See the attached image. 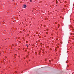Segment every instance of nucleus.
<instances>
[{"mask_svg": "<svg viewBox=\"0 0 74 74\" xmlns=\"http://www.w3.org/2000/svg\"><path fill=\"white\" fill-rule=\"evenodd\" d=\"M26 5H23L22 6L23 8H26Z\"/></svg>", "mask_w": 74, "mask_h": 74, "instance_id": "nucleus-1", "label": "nucleus"}, {"mask_svg": "<svg viewBox=\"0 0 74 74\" xmlns=\"http://www.w3.org/2000/svg\"><path fill=\"white\" fill-rule=\"evenodd\" d=\"M30 2H33L32 0H30Z\"/></svg>", "mask_w": 74, "mask_h": 74, "instance_id": "nucleus-2", "label": "nucleus"}, {"mask_svg": "<svg viewBox=\"0 0 74 74\" xmlns=\"http://www.w3.org/2000/svg\"><path fill=\"white\" fill-rule=\"evenodd\" d=\"M35 55L37 54V53L36 52L35 53Z\"/></svg>", "mask_w": 74, "mask_h": 74, "instance_id": "nucleus-3", "label": "nucleus"}, {"mask_svg": "<svg viewBox=\"0 0 74 74\" xmlns=\"http://www.w3.org/2000/svg\"><path fill=\"white\" fill-rule=\"evenodd\" d=\"M56 24H57V22H56Z\"/></svg>", "mask_w": 74, "mask_h": 74, "instance_id": "nucleus-4", "label": "nucleus"}, {"mask_svg": "<svg viewBox=\"0 0 74 74\" xmlns=\"http://www.w3.org/2000/svg\"><path fill=\"white\" fill-rule=\"evenodd\" d=\"M27 45V47H28V46H27V45Z\"/></svg>", "mask_w": 74, "mask_h": 74, "instance_id": "nucleus-5", "label": "nucleus"}, {"mask_svg": "<svg viewBox=\"0 0 74 74\" xmlns=\"http://www.w3.org/2000/svg\"><path fill=\"white\" fill-rule=\"evenodd\" d=\"M48 29H47V32L48 31Z\"/></svg>", "mask_w": 74, "mask_h": 74, "instance_id": "nucleus-6", "label": "nucleus"}, {"mask_svg": "<svg viewBox=\"0 0 74 74\" xmlns=\"http://www.w3.org/2000/svg\"><path fill=\"white\" fill-rule=\"evenodd\" d=\"M20 33H21V32H20Z\"/></svg>", "mask_w": 74, "mask_h": 74, "instance_id": "nucleus-7", "label": "nucleus"}, {"mask_svg": "<svg viewBox=\"0 0 74 74\" xmlns=\"http://www.w3.org/2000/svg\"><path fill=\"white\" fill-rule=\"evenodd\" d=\"M12 46H14V45H12Z\"/></svg>", "mask_w": 74, "mask_h": 74, "instance_id": "nucleus-8", "label": "nucleus"}, {"mask_svg": "<svg viewBox=\"0 0 74 74\" xmlns=\"http://www.w3.org/2000/svg\"><path fill=\"white\" fill-rule=\"evenodd\" d=\"M47 34H48V32H46Z\"/></svg>", "mask_w": 74, "mask_h": 74, "instance_id": "nucleus-9", "label": "nucleus"}, {"mask_svg": "<svg viewBox=\"0 0 74 74\" xmlns=\"http://www.w3.org/2000/svg\"><path fill=\"white\" fill-rule=\"evenodd\" d=\"M56 39L57 40H58V38H56Z\"/></svg>", "mask_w": 74, "mask_h": 74, "instance_id": "nucleus-10", "label": "nucleus"}]
</instances>
